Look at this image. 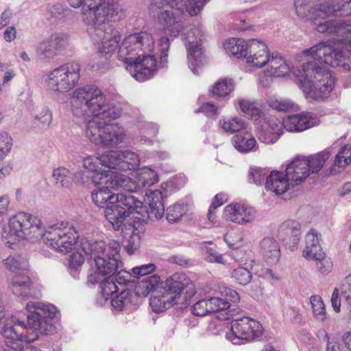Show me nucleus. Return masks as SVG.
Wrapping results in <instances>:
<instances>
[{"mask_svg":"<svg viewBox=\"0 0 351 351\" xmlns=\"http://www.w3.org/2000/svg\"><path fill=\"white\" fill-rule=\"evenodd\" d=\"M121 37L119 31L112 25L98 30L93 36V40L99 42L93 58L97 67H105L119 46L118 57L126 64L125 69L130 75L141 82L149 79L157 71L152 35L147 32L132 34L119 45Z\"/></svg>","mask_w":351,"mask_h":351,"instance_id":"f257e3e1","label":"nucleus"},{"mask_svg":"<svg viewBox=\"0 0 351 351\" xmlns=\"http://www.w3.org/2000/svg\"><path fill=\"white\" fill-rule=\"evenodd\" d=\"M71 110L76 117H84L88 111L93 117L86 122L85 134L94 144L116 146L125 137L123 128L110 123L119 118L125 105L110 103L96 86H85L73 91L71 97Z\"/></svg>","mask_w":351,"mask_h":351,"instance_id":"f03ea898","label":"nucleus"},{"mask_svg":"<svg viewBox=\"0 0 351 351\" xmlns=\"http://www.w3.org/2000/svg\"><path fill=\"white\" fill-rule=\"evenodd\" d=\"M303 79L300 87L310 101L328 98L335 84V79L327 66H341L351 70V58L343 57L329 43H319L301 53Z\"/></svg>","mask_w":351,"mask_h":351,"instance_id":"7ed1b4c3","label":"nucleus"},{"mask_svg":"<svg viewBox=\"0 0 351 351\" xmlns=\"http://www.w3.org/2000/svg\"><path fill=\"white\" fill-rule=\"evenodd\" d=\"M1 236L3 242L10 248L21 240L35 241L41 239L47 245L63 254L71 252L79 238L72 224L56 223L44 230L41 220L27 213H19L11 217L3 228Z\"/></svg>","mask_w":351,"mask_h":351,"instance_id":"20e7f679","label":"nucleus"},{"mask_svg":"<svg viewBox=\"0 0 351 351\" xmlns=\"http://www.w3.org/2000/svg\"><path fill=\"white\" fill-rule=\"evenodd\" d=\"M28 312L27 325L32 332H27L24 321L15 315H9L0 326V333L5 339V348L2 351H41L31 347L24 348L21 342L31 343L38 338V335H48L55 330L51 321L56 313V307L48 302L31 301L25 306Z\"/></svg>","mask_w":351,"mask_h":351,"instance_id":"39448f33","label":"nucleus"},{"mask_svg":"<svg viewBox=\"0 0 351 351\" xmlns=\"http://www.w3.org/2000/svg\"><path fill=\"white\" fill-rule=\"evenodd\" d=\"M108 188L111 187L106 185L93 191L92 201L97 206L105 208V217L115 230L121 229L125 236L129 235L125 250L131 255L138 247L141 237L136 225L128 217L134 213L143 215V202L130 193L115 194Z\"/></svg>","mask_w":351,"mask_h":351,"instance_id":"423d86ee","label":"nucleus"},{"mask_svg":"<svg viewBox=\"0 0 351 351\" xmlns=\"http://www.w3.org/2000/svg\"><path fill=\"white\" fill-rule=\"evenodd\" d=\"M68 2L74 8L82 7L81 21L88 30H95V35L101 25L119 21L123 16L120 0H68Z\"/></svg>","mask_w":351,"mask_h":351,"instance_id":"0eeeda50","label":"nucleus"},{"mask_svg":"<svg viewBox=\"0 0 351 351\" xmlns=\"http://www.w3.org/2000/svg\"><path fill=\"white\" fill-rule=\"evenodd\" d=\"M81 66L77 62L64 64L49 72L44 80L46 90L60 95L73 89L80 78Z\"/></svg>","mask_w":351,"mask_h":351,"instance_id":"6e6552de","label":"nucleus"},{"mask_svg":"<svg viewBox=\"0 0 351 351\" xmlns=\"http://www.w3.org/2000/svg\"><path fill=\"white\" fill-rule=\"evenodd\" d=\"M256 48L259 52L254 59L252 66L265 67V73L259 77V83L264 88H267L272 82L274 77L285 76L290 73V67L285 59L278 53H271L265 43Z\"/></svg>","mask_w":351,"mask_h":351,"instance_id":"1a4fd4ad","label":"nucleus"},{"mask_svg":"<svg viewBox=\"0 0 351 351\" xmlns=\"http://www.w3.org/2000/svg\"><path fill=\"white\" fill-rule=\"evenodd\" d=\"M189 281L184 274L174 275L173 277L164 281L157 295L149 300L152 311L160 313L170 308L176 302L184 288L188 286Z\"/></svg>","mask_w":351,"mask_h":351,"instance_id":"9d476101","label":"nucleus"},{"mask_svg":"<svg viewBox=\"0 0 351 351\" xmlns=\"http://www.w3.org/2000/svg\"><path fill=\"white\" fill-rule=\"evenodd\" d=\"M158 22L162 27L165 35L162 36L158 40V47L160 52V65L165 66L167 63L168 51L170 47V38H177L184 30L182 13L173 11H161L158 16Z\"/></svg>","mask_w":351,"mask_h":351,"instance_id":"9b49d317","label":"nucleus"},{"mask_svg":"<svg viewBox=\"0 0 351 351\" xmlns=\"http://www.w3.org/2000/svg\"><path fill=\"white\" fill-rule=\"evenodd\" d=\"M99 157L87 155L82 158V167L90 172H93L92 182L95 185L106 184L112 189L124 187L129 190H135L136 185L125 175L112 172L110 170L98 168Z\"/></svg>","mask_w":351,"mask_h":351,"instance_id":"f8f14e48","label":"nucleus"},{"mask_svg":"<svg viewBox=\"0 0 351 351\" xmlns=\"http://www.w3.org/2000/svg\"><path fill=\"white\" fill-rule=\"evenodd\" d=\"M263 334V328L256 319L242 317L233 319L226 338L234 345H245L258 338Z\"/></svg>","mask_w":351,"mask_h":351,"instance_id":"ddd939ff","label":"nucleus"},{"mask_svg":"<svg viewBox=\"0 0 351 351\" xmlns=\"http://www.w3.org/2000/svg\"><path fill=\"white\" fill-rule=\"evenodd\" d=\"M182 36L187 50L189 67L195 75H198V69L204 62L201 43L202 30L200 27H193L184 32Z\"/></svg>","mask_w":351,"mask_h":351,"instance_id":"4468645a","label":"nucleus"},{"mask_svg":"<svg viewBox=\"0 0 351 351\" xmlns=\"http://www.w3.org/2000/svg\"><path fill=\"white\" fill-rule=\"evenodd\" d=\"M99 159L102 166L121 171L134 170L140 163L138 155L130 150L106 152Z\"/></svg>","mask_w":351,"mask_h":351,"instance_id":"2eb2a0df","label":"nucleus"},{"mask_svg":"<svg viewBox=\"0 0 351 351\" xmlns=\"http://www.w3.org/2000/svg\"><path fill=\"white\" fill-rule=\"evenodd\" d=\"M264 42L257 39L245 40L242 38H232L223 43V48L228 53L237 58H245L246 62L249 66L254 64L253 60L258 54L259 45H263Z\"/></svg>","mask_w":351,"mask_h":351,"instance_id":"dca6fc26","label":"nucleus"},{"mask_svg":"<svg viewBox=\"0 0 351 351\" xmlns=\"http://www.w3.org/2000/svg\"><path fill=\"white\" fill-rule=\"evenodd\" d=\"M257 216L256 210L250 206L241 203H232L227 205L223 210L222 217L228 221L245 226L252 223Z\"/></svg>","mask_w":351,"mask_h":351,"instance_id":"f3484780","label":"nucleus"},{"mask_svg":"<svg viewBox=\"0 0 351 351\" xmlns=\"http://www.w3.org/2000/svg\"><path fill=\"white\" fill-rule=\"evenodd\" d=\"M67 40L66 34L53 33L38 43L36 49V55L42 60H50L66 45Z\"/></svg>","mask_w":351,"mask_h":351,"instance_id":"a211bd4d","label":"nucleus"},{"mask_svg":"<svg viewBox=\"0 0 351 351\" xmlns=\"http://www.w3.org/2000/svg\"><path fill=\"white\" fill-rule=\"evenodd\" d=\"M300 223L293 219L285 221L279 227L278 237L291 251L298 249L300 236Z\"/></svg>","mask_w":351,"mask_h":351,"instance_id":"6ab92c4d","label":"nucleus"},{"mask_svg":"<svg viewBox=\"0 0 351 351\" xmlns=\"http://www.w3.org/2000/svg\"><path fill=\"white\" fill-rule=\"evenodd\" d=\"M95 266L93 267L95 274L88 276V281L92 284H96L99 279L97 276L111 277L119 268L123 267V263L120 259L111 258L110 255L104 258L96 256Z\"/></svg>","mask_w":351,"mask_h":351,"instance_id":"aec40b11","label":"nucleus"},{"mask_svg":"<svg viewBox=\"0 0 351 351\" xmlns=\"http://www.w3.org/2000/svg\"><path fill=\"white\" fill-rule=\"evenodd\" d=\"M319 123V119L308 112L289 115L282 121V128L288 132H303Z\"/></svg>","mask_w":351,"mask_h":351,"instance_id":"412c9836","label":"nucleus"},{"mask_svg":"<svg viewBox=\"0 0 351 351\" xmlns=\"http://www.w3.org/2000/svg\"><path fill=\"white\" fill-rule=\"evenodd\" d=\"M282 121L274 117L265 119L258 134V139L265 144L276 143L282 134Z\"/></svg>","mask_w":351,"mask_h":351,"instance_id":"4be33fe9","label":"nucleus"},{"mask_svg":"<svg viewBox=\"0 0 351 351\" xmlns=\"http://www.w3.org/2000/svg\"><path fill=\"white\" fill-rule=\"evenodd\" d=\"M285 174L291 186L304 182L309 175L308 162L305 157H298L290 162L286 167Z\"/></svg>","mask_w":351,"mask_h":351,"instance_id":"5701e85b","label":"nucleus"},{"mask_svg":"<svg viewBox=\"0 0 351 351\" xmlns=\"http://www.w3.org/2000/svg\"><path fill=\"white\" fill-rule=\"evenodd\" d=\"M221 297H212L209 300V309L210 313L225 311L230 306V302L237 303L239 301V293L227 287L219 288Z\"/></svg>","mask_w":351,"mask_h":351,"instance_id":"b1692460","label":"nucleus"},{"mask_svg":"<svg viewBox=\"0 0 351 351\" xmlns=\"http://www.w3.org/2000/svg\"><path fill=\"white\" fill-rule=\"evenodd\" d=\"M290 186V181L282 172L273 171L265 179V189L274 193L276 195H281L287 191Z\"/></svg>","mask_w":351,"mask_h":351,"instance_id":"393cba45","label":"nucleus"},{"mask_svg":"<svg viewBox=\"0 0 351 351\" xmlns=\"http://www.w3.org/2000/svg\"><path fill=\"white\" fill-rule=\"evenodd\" d=\"M10 288L12 293L18 297H34L32 281L24 272L15 274L13 277Z\"/></svg>","mask_w":351,"mask_h":351,"instance_id":"a878e982","label":"nucleus"},{"mask_svg":"<svg viewBox=\"0 0 351 351\" xmlns=\"http://www.w3.org/2000/svg\"><path fill=\"white\" fill-rule=\"evenodd\" d=\"M127 177L136 185V189L135 190H129L124 187H118V189L121 188L132 193L137 192L143 187L150 186L158 181V175L155 171L147 167L141 168L136 172L137 181Z\"/></svg>","mask_w":351,"mask_h":351,"instance_id":"bb28decb","label":"nucleus"},{"mask_svg":"<svg viewBox=\"0 0 351 351\" xmlns=\"http://www.w3.org/2000/svg\"><path fill=\"white\" fill-rule=\"evenodd\" d=\"M145 202L149 205V216L160 219L164 215L165 206L162 202V195L158 190H148L145 194Z\"/></svg>","mask_w":351,"mask_h":351,"instance_id":"cd10ccee","label":"nucleus"},{"mask_svg":"<svg viewBox=\"0 0 351 351\" xmlns=\"http://www.w3.org/2000/svg\"><path fill=\"white\" fill-rule=\"evenodd\" d=\"M261 252L265 261L270 265L276 264L280 257L278 243L273 238H264L261 242Z\"/></svg>","mask_w":351,"mask_h":351,"instance_id":"c85d7f7f","label":"nucleus"},{"mask_svg":"<svg viewBox=\"0 0 351 351\" xmlns=\"http://www.w3.org/2000/svg\"><path fill=\"white\" fill-rule=\"evenodd\" d=\"M209 0H167L165 3L191 16L197 15Z\"/></svg>","mask_w":351,"mask_h":351,"instance_id":"c756f323","label":"nucleus"},{"mask_svg":"<svg viewBox=\"0 0 351 351\" xmlns=\"http://www.w3.org/2000/svg\"><path fill=\"white\" fill-rule=\"evenodd\" d=\"M320 234L315 230H311L305 236V247L302 256L306 258H311L314 256H318L322 252L320 245Z\"/></svg>","mask_w":351,"mask_h":351,"instance_id":"7c9ffc66","label":"nucleus"},{"mask_svg":"<svg viewBox=\"0 0 351 351\" xmlns=\"http://www.w3.org/2000/svg\"><path fill=\"white\" fill-rule=\"evenodd\" d=\"M80 248L87 256L94 260L96 256H101V254L106 252V245L104 241H95L86 237L81 239Z\"/></svg>","mask_w":351,"mask_h":351,"instance_id":"2f4dec72","label":"nucleus"},{"mask_svg":"<svg viewBox=\"0 0 351 351\" xmlns=\"http://www.w3.org/2000/svg\"><path fill=\"white\" fill-rule=\"evenodd\" d=\"M234 146L241 153L256 151L258 145L255 138L248 132H241L233 137Z\"/></svg>","mask_w":351,"mask_h":351,"instance_id":"473e14b6","label":"nucleus"},{"mask_svg":"<svg viewBox=\"0 0 351 351\" xmlns=\"http://www.w3.org/2000/svg\"><path fill=\"white\" fill-rule=\"evenodd\" d=\"M163 282H160V276L156 274L145 277L136 286V293L139 297H146L149 293L157 289L159 291L161 284Z\"/></svg>","mask_w":351,"mask_h":351,"instance_id":"72a5a7b5","label":"nucleus"},{"mask_svg":"<svg viewBox=\"0 0 351 351\" xmlns=\"http://www.w3.org/2000/svg\"><path fill=\"white\" fill-rule=\"evenodd\" d=\"M341 302L343 306L351 313V292L341 291V298H339V290L335 288L331 296L332 306L336 312H339Z\"/></svg>","mask_w":351,"mask_h":351,"instance_id":"f704fd0d","label":"nucleus"},{"mask_svg":"<svg viewBox=\"0 0 351 351\" xmlns=\"http://www.w3.org/2000/svg\"><path fill=\"white\" fill-rule=\"evenodd\" d=\"M219 127L226 133L233 134L244 129L245 123L238 117H222L219 121Z\"/></svg>","mask_w":351,"mask_h":351,"instance_id":"c9c22d12","label":"nucleus"},{"mask_svg":"<svg viewBox=\"0 0 351 351\" xmlns=\"http://www.w3.org/2000/svg\"><path fill=\"white\" fill-rule=\"evenodd\" d=\"M351 162V145L341 147L335 156L334 164L330 169L331 173H336L337 169L345 168Z\"/></svg>","mask_w":351,"mask_h":351,"instance_id":"e433bc0d","label":"nucleus"},{"mask_svg":"<svg viewBox=\"0 0 351 351\" xmlns=\"http://www.w3.org/2000/svg\"><path fill=\"white\" fill-rule=\"evenodd\" d=\"M331 152L325 149L317 154L305 158L308 162V169L312 173L319 171L324 165L325 162L330 158Z\"/></svg>","mask_w":351,"mask_h":351,"instance_id":"4c0bfd02","label":"nucleus"},{"mask_svg":"<svg viewBox=\"0 0 351 351\" xmlns=\"http://www.w3.org/2000/svg\"><path fill=\"white\" fill-rule=\"evenodd\" d=\"M3 266L10 271L19 274L18 272L21 271L24 272L27 269L28 263L27 260L19 255L10 256L3 261Z\"/></svg>","mask_w":351,"mask_h":351,"instance_id":"58836bf2","label":"nucleus"},{"mask_svg":"<svg viewBox=\"0 0 351 351\" xmlns=\"http://www.w3.org/2000/svg\"><path fill=\"white\" fill-rule=\"evenodd\" d=\"M233 90V81L231 79L222 78L215 83L210 92L215 97H222L228 95Z\"/></svg>","mask_w":351,"mask_h":351,"instance_id":"ea45409f","label":"nucleus"},{"mask_svg":"<svg viewBox=\"0 0 351 351\" xmlns=\"http://www.w3.org/2000/svg\"><path fill=\"white\" fill-rule=\"evenodd\" d=\"M310 302L314 318L321 322H324L327 319L326 306L321 296L318 295H312L310 298Z\"/></svg>","mask_w":351,"mask_h":351,"instance_id":"a19ab883","label":"nucleus"},{"mask_svg":"<svg viewBox=\"0 0 351 351\" xmlns=\"http://www.w3.org/2000/svg\"><path fill=\"white\" fill-rule=\"evenodd\" d=\"M238 104L241 110L252 118H256L259 117L262 112L261 106L256 102L251 101L245 99H239Z\"/></svg>","mask_w":351,"mask_h":351,"instance_id":"79ce46f5","label":"nucleus"},{"mask_svg":"<svg viewBox=\"0 0 351 351\" xmlns=\"http://www.w3.org/2000/svg\"><path fill=\"white\" fill-rule=\"evenodd\" d=\"M187 206L183 204H175L167 209V219L169 223H176L186 214Z\"/></svg>","mask_w":351,"mask_h":351,"instance_id":"37998d69","label":"nucleus"},{"mask_svg":"<svg viewBox=\"0 0 351 351\" xmlns=\"http://www.w3.org/2000/svg\"><path fill=\"white\" fill-rule=\"evenodd\" d=\"M308 260H314L315 261L317 269L319 273L327 275L332 269V262L330 258L324 256L323 252L319 254L318 256H314Z\"/></svg>","mask_w":351,"mask_h":351,"instance_id":"c03bdc74","label":"nucleus"},{"mask_svg":"<svg viewBox=\"0 0 351 351\" xmlns=\"http://www.w3.org/2000/svg\"><path fill=\"white\" fill-rule=\"evenodd\" d=\"M13 138L6 132H0V160H3L11 152Z\"/></svg>","mask_w":351,"mask_h":351,"instance_id":"a18cd8bd","label":"nucleus"},{"mask_svg":"<svg viewBox=\"0 0 351 351\" xmlns=\"http://www.w3.org/2000/svg\"><path fill=\"white\" fill-rule=\"evenodd\" d=\"M130 302V292L129 290L125 289L112 299L111 305L114 310L121 311L128 306Z\"/></svg>","mask_w":351,"mask_h":351,"instance_id":"49530a36","label":"nucleus"},{"mask_svg":"<svg viewBox=\"0 0 351 351\" xmlns=\"http://www.w3.org/2000/svg\"><path fill=\"white\" fill-rule=\"evenodd\" d=\"M100 289L101 295L105 300L110 299L118 291V287L114 281V278L111 277H108L101 281Z\"/></svg>","mask_w":351,"mask_h":351,"instance_id":"de8ad7c7","label":"nucleus"},{"mask_svg":"<svg viewBox=\"0 0 351 351\" xmlns=\"http://www.w3.org/2000/svg\"><path fill=\"white\" fill-rule=\"evenodd\" d=\"M70 171L64 167H58L53 169V177L56 182L60 183L65 189H70L72 186L69 179Z\"/></svg>","mask_w":351,"mask_h":351,"instance_id":"09e8293b","label":"nucleus"},{"mask_svg":"<svg viewBox=\"0 0 351 351\" xmlns=\"http://www.w3.org/2000/svg\"><path fill=\"white\" fill-rule=\"evenodd\" d=\"M231 277L238 284L246 285L251 281L252 275L248 269L245 267H240L232 271Z\"/></svg>","mask_w":351,"mask_h":351,"instance_id":"8fccbe9b","label":"nucleus"},{"mask_svg":"<svg viewBox=\"0 0 351 351\" xmlns=\"http://www.w3.org/2000/svg\"><path fill=\"white\" fill-rule=\"evenodd\" d=\"M156 269V266L155 264L148 263L133 267L132 269V272L133 277L140 279L141 277H147V275L154 272Z\"/></svg>","mask_w":351,"mask_h":351,"instance_id":"3c124183","label":"nucleus"},{"mask_svg":"<svg viewBox=\"0 0 351 351\" xmlns=\"http://www.w3.org/2000/svg\"><path fill=\"white\" fill-rule=\"evenodd\" d=\"M269 106L280 112L287 111L293 107V102L287 99L271 98L269 99Z\"/></svg>","mask_w":351,"mask_h":351,"instance_id":"603ef678","label":"nucleus"},{"mask_svg":"<svg viewBox=\"0 0 351 351\" xmlns=\"http://www.w3.org/2000/svg\"><path fill=\"white\" fill-rule=\"evenodd\" d=\"M208 298L200 300L192 307L191 312L196 316H204L210 313Z\"/></svg>","mask_w":351,"mask_h":351,"instance_id":"864d4df0","label":"nucleus"},{"mask_svg":"<svg viewBox=\"0 0 351 351\" xmlns=\"http://www.w3.org/2000/svg\"><path fill=\"white\" fill-rule=\"evenodd\" d=\"M266 177V172L261 168H252L249 172V180L256 185H261Z\"/></svg>","mask_w":351,"mask_h":351,"instance_id":"5fc2aeb1","label":"nucleus"},{"mask_svg":"<svg viewBox=\"0 0 351 351\" xmlns=\"http://www.w3.org/2000/svg\"><path fill=\"white\" fill-rule=\"evenodd\" d=\"M217 107L213 104L206 102L204 104L199 108L195 110V112H202L207 117L215 118L217 115Z\"/></svg>","mask_w":351,"mask_h":351,"instance_id":"6e6d98bb","label":"nucleus"},{"mask_svg":"<svg viewBox=\"0 0 351 351\" xmlns=\"http://www.w3.org/2000/svg\"><path fill=\"white\" fill-rule=\"evenodd\" d=\"M206 259L210 263L225 264L223 255L211 247H207L206 249Z\"/></svg>","mask_w":351,"mask_h":351,"instance_id":"4d7b16f0","label":"nucleus"},{"mask_svg":"<svg viewBox=\"0 0 351 351\" xmlns=\"http://www.w3.org/2000/svg\"><path fill=\"white\" fill-rule=\"evenodd\" d=\"M132 277H133L132 272L130 273L123 269L122 267L116 271L115 280L119 285H126L132 282Z\"/></svg>","mask_w":351,"mask_h":351,"instance_id":"13d9d810","label":"nucleus"},{"mask_svg":"<svg viewBox=\"0 0 351 351\" xmlns=\"http://www.w3.org/2000/svg\"><path fill=\"white\" fill-rule=\"evenodd\" d=\"M120 250L121 245L118 241L114 240L110 241L108 243V248H106L107 256L108 257V256L110 255L111 258L120 259Z\"/></svg>","mask_w":351,"mask_h":351,"instance_id":"bf43d9fd","label":"nucleus"},{"mask_svg":"<svg viewBox=\"0 0 351 351\" xmlns=\"http://www.w3.org/2000/svg\"><path fill=\"white\" fill-rule=\"evenodd\" d=\"M35 119L43 125H49L52 121V114L48 108H44L35 116Z\"/></svg>","mask_w":351,"mask_h":351,"instance_id":"052dcab7","label":"nucleus"},{"mask_svg":"<svg viewBox=\"0 0 351 351\" xmlns=\"http://www.w3.org/2000/svg\"><path fill=\"white\" fill-rule=\"evenodd\" d=\"M10 199L8 195H4L0 197V218L8 215L10 210Z\"/></svg>","mask_w":351,"mask_h":351,"instance_id":"680f3d73","label":"nucleus"},{"mask_svg":"<svg viewBox=\"0 0 351 351\" xmlns=\"http://www.w3.org/2000/svg\"><path fill=\"white\" fill-rule=\"evenodd\" d=\"M84 262V256L80 252H74L69 260V265L73 268H77Z\"/></svg>","mask_w":351,"mask_h":351,"instance_id":"e2e57ef3","label":"nucleus"},{"mask_svg":"<svg viewBox=\"0 0 351 351\" xmlns=\"http://www.w3.org/2000/svg\"><path fill=\"white\" fill-rule=\"evenodd\" d=\"M3 39L7 43L13 42L16 38V29L14 26L7 27L3 34Z\"/></svg>","mask_w":351,"mask_h":351,"instance_id":"0e129e2a","label":"nucleus"},{"mask_svg":"<svg viewBox=\"0 0 351 351\" xmlns=\"http://www.w3.org/2000/svg\"><path fill=\"white\" fill-rule=\"evenodd\" d=\"M12 15V12L9 10H5L1 13L0 16V30L10 23Z\"/></svg>","mask_w":351,"mask_h":351,"instance_id":"69168bd1","label":"nucleus"},{"mask_svg":"<svg viewBox=\"0 0 351 351\" xmlns=\"http://www.w3.org/2000/svg\"><path fill=\"white\" fill-rule=\"evenodd\" d=\"M226 200L227 197L225 194H217L213 198L210 207H212V208L217 209L218 207L221 206Z\"/></svg>","mask_w":351,"mask_h":351,"instance_id":"338daca9","label":"nucleus"},{"mask_svg":"<svg viewBox=\"0 0 351 351\" xmlns=\"http://www.w3.org/2000/svg\"><path fill=\"white\" fill-rule=\"evenodd\" d=\"M85 173L83 171H76L73 176V181L79 185H82L85 182Z\"/></svg>","mask_w":351,"mask_h":351,"instance_id":"774afa93","label":"nucleus"}]
</instances>
